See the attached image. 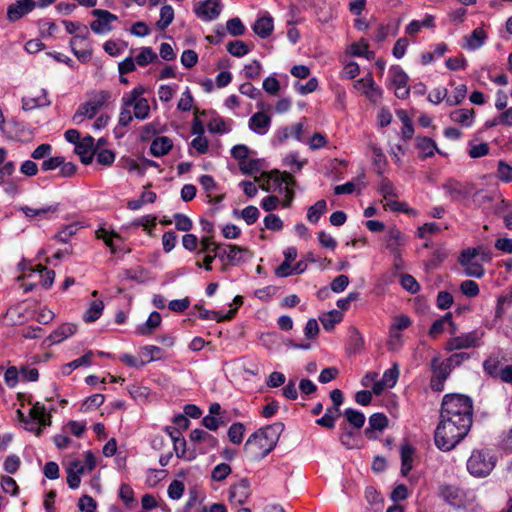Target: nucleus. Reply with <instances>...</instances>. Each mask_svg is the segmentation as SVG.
<instances>
[{
  "label": "nucleus",
  "mask_w": 512,
  "mask_h": 512,
  "mask_svg": "<svg viewBox=\"0 0 512 512\" xmlns=\"http://www.w3.org/2000/svg\"><path fill=\"white\" fill-rule=\"evenodd\" d=\"M29 415L34 420H37V422L42 426H50L51 425V416L50 414L46 413V409L44 405H41L39 402H37L33 407L30 409Z\"/></svg>",
  "instance_id": "obj_36"
},
{
  "label": "nucleus",
  "mask_w": 512,
  "mask_h": 512,
  "mask_svg": "<svg viewBox=\"0 0 512 512\" xmlns=\"http://www.w3.org/2000/svg\"><path fill=\"white\" fill-rule=\"evenodd\" d=\"M415 146L418 150L419 157L422 159L432 157L436 152H439L435 141L426 136H417Z\"/></svg>",
  "instance_id": "obj_22"
},
{
  "label": "nucleus",
  "mask_w": 512,
  "mask_h": 512,
  "mask_svg": "<svg viewBox=\"0 0 512 512\" xmlns=\"http://www.w3.org/2000/svg\"><path fill=\"white\" fill-rule=\"evenodd\" d=\"M407 238L405 234L396 226L389 228L386 235V249H389L394 256V265L397 269L403 267L401 253L406 245Z\"/></svg>",
  "instance_id": "obj_8"
},
{
  "label": "nucleus",
  "mask_w": 512,
  "mask_h": 512,
  "mask_svg": "<svg viewBox=\"0 0 512 512\" xmlns=\"http://www.w3.org/2000/svg\"><path fill=\"white\" fill-rule=\"evenodd\" d=\"M495 466L494 457L487 451H473L467 461V469L475 477H485Z\"/></svg>",
  "instance_id": "obj_6"
},
{
  "label": "nucleus",
  "mask_w": 512,
  "mask_h": 512,
  "mask_svg": "<svg viewBox=\"0 0 512 512\" xmlns=\"http://www.w3.org/2000/svg\"><path fill=\"white\" fill-rule=\"evenodd\" d=\"M22 212L28 218L48 219L50 216L55 215L59 210V204L50 205L42 208H31L29 206L21 207Z\"/></svg>",
  "instance_id": "obj_26"
},
{
  "label": "nucleus",
  "mask_w": 512,
  "mask_h": 512,
  "mask_svg": "<svg viewBox=\"0 0 512 512\" xmlns=\"http://www.w3.org/2000/svg\"><path fill=\"white\" fill-rule=\"evenodd\" d=\"M249 129L258 135H265L271 126V117L265 112H257L249 119Z\"/></svg>",
  "instance_id": "obj_19"
},
{
  "label": "nucleus",
  "mask_w": 512,
  "mask_h": 512,
  "mask_svg": "<svg viewBox=\"0 0 512 512\" xmlns=\"http://www.w3.org/2000/svg\"><path fill=\"white\" fill-rule=\"evenodd\" d=\"M467 95V86L465 84H459L454 88L451 95L447 98V104L455 106L460 104Z\"/></svg>",
  "instance_id": "obj_49"
},
{
  "label": "nucleus",
  "mask_w": 512,
  "mask_h": 512,
  "mask_svg": "<svg viewBox=\"0 0 512 512\" xmlns=\"http://www.w3.org/2000/svg\"><path fill=\"white\" fill-rule=\"evenodd\" d=\"M26 308L23 304L18 303L16 305L11 306L6 311L5 317L8 319L10 325H19L22 324L26 318Z\"/></svg>",
  "instance_id": "obj_33"
},
{
  "label": "nucleus",
  "mask_w": 512,
  "mask_h": 512,
  "mask_svg": "<svg viewBox=\"0 0 512 512\" xmlns=\"http://www.w3.org/2000/svg\"><path fill=\"white\" fill-rule=\"evenodd\" d=\"M157 59V54L150 47H144L134 59L139 66H146Z\"/></svg>",
  "instance_id": "obj_50"
},
{
  "label": "nucleus",
  "mask_w": 512,
  "mask_h": 512,
  "mask_svg": "<svg viewBox=\"0 0 512 512\" xmlns=\"http://www.w3.org/2000/svg\"><path fill=\"white\" fill-rule=\"evenodd\" d=\"M110 95L106 91H99L94 94L93 98L82 104L73 116V121L80 124L85 117L92 119L98 111L103 107Z\"/></svg>",
  "instance_id": "obj_7"
},
{
  "label": "nucleus",
  "mask_w": 512,
  "mask_h": 512,
  "mask_svg": "<svg viewBox=\"0 0 512 512\" xmlns=\"http://www.w3.org/2000/svg\"><path fill=\"white\" fill-rule=\"evenodd\" d=\"M76 331V324L63 323L48 336L46 341L49 342V345L58 344L74 335Z\"/></svg>",
  "instance_id": "obj_20"
},
{
  "label": "nucleus",
  "mask_w": 512,
  "mask_h": 512,
  "mask_svg": "<svg viewBox=\"0 0 512 512\" xmlns=\"http://www.w3.org/2000/svg\"><path fill=\"white\" fill-rule=\"evenodd\" d=\"M36 7L34 0H16L7 8V19L10 22H16L32 12Z\"/></svg>",
  "instance_id": "obj_13"
},
{
  "label": "nucleus",
  "mask_w": 512,
  "mask_h": 512,
  "mask_svg": "<svg viewBox=\"0 0 512 512\" xmlns=\"http://www.w3.org/2000/svg\"><path fill=\"white\" fill-rule=\"evenodd\" d=\"M236 313V309H231L228 311L227 314L225 315H222L220 312L218 311H207V310H204L203 312L200 313V318L202 319H211V320H215L217 322H221V321H224V320H230L234 317Z\"/></svg>",
  "instance_id": "obj_52"
},
{
  "label": "nucleus",
  "mask_w": 512,
  "mask_h": 512,
  "mask_svg": "<svg viewBox=\"0 0 512 512\" xmlns=\"http://www.w3.org/2000/svg\"><path fill=\"white\" fill-rule=\"evenodd\" d=\"M344 416L349 424L356 429H361L365 423L364 414L358 410L348 408L344 411Z\"/></svg>",
  "instance_id": "obj_43"
},
{
  "label": "nucleus",
  "mask_w": 512,
  "mask_h": 512,
  "mask_svg": "<svg viewBox=\"0 0 512 512\" xmlns=\"http://www.w3.org/2000/svg\"><path fill=\"white\" fill-rule=\"evenodd\" d=\"M161 321L162 318L160 313L154 311L149 315L144 324L137 327L136 333L138 335H150L161 324Z\"/></svg>",
  "instance_id": "obj_32"
},
{
  "label": "nucleus",
  "mask_w": 512,
  "mask_h": 512,
  "mask_svg": "<svg viewBox=\"0 0 512 512\" xmlns=\"http://www.w3.org/2000/svg\"><path fill=\"white\" fill-rule=\"evenodd\" d=\"M432 367L434 376L431 380V386L433 389L442 390V383L448 376L447 364L438 359H434L432 361Z\"/></svg>",
  "instance_id": "obj_27"
},
{
  "label": "nucleus",
  "mask_w": 512,
  "mask_h": 512,
  "mask_svg": "<svg viewBox=\"0 0 512 512\" xmlns=\"http://www.w3.org/2000/svg\"><path fill=\"white\" fill-rule=\"evenodd\" d=\"M365 498L369 505L366 512H383V498L380 491L375 490L373 487H367Z\"/></svg>",
  "instance_id": "obj_29"
},
{
  "label": "nucleus",
  "mask_w": 512,
  "mask_h": 512,
  "mask_svg": "<svg viewBox=\"0 0 512 512\" xmlns=\"http://www.w3.org/2000/svg\"><path fill=\"white\" fill-rule=\"evenodd\" d=\"M144 92L145 88L143 86L139 85L135 87L129 94H126L122 97V105H125L126 107H132L134 104L137 103L138 100L144 99L142 97Z\"/></svg>",
  "instance_id": "obj_45"
},
{
  "label": "nucleus",
  "mask_w": 512,
  "mask_h": 512,
  "mask_svg": "<svg viewBox=\"0 0 512 512\" xmlns=\"http://www.w3.org/2000/svg\"><path fill=\"white\" fill-rule=\"evenodd\" d=\"M270 179H273L276 184L281 185L282 183L286 184V187L295 184L294 177L288 172H282L275 170L270 173Z\"/></svg>",
  "instance_id": "obj_62"
},
{
  "label": "nucleus",
  "mask_w": 512,
  "mask_h": 512,
  "mask_svg": "<svg viewBox=\"0 0 512 512\" xmlns=\"http://www.w3.org/2000/svg\"><path fill=\"white\" fill-rule=\"evenodd\" d=\"M487 40V33L482 27L475 28L470 35L464 38L463 48L475 51L481 48Z\"/></svg>",
  "instance_id": "obj_21"
},
{
  "label": "nucleus",
  "mask_w": 512,
  "mask_h": 512,
  "mask_svg": "<svg viewBox=\"0 0 512 512\" xmlns=\"http://www.w3.org/2000/svg\"><path fill=\"white\" fill-rule=\"evenodd\" d=\"M447 322H451V313H446L443 317L435 320L429 330V335L431 337H437L440 335L444 329Z\"/></svg>",
  "instance_id": "obj_53"
},
{
  "label": "nucleus",
  "mask_w": 512,
  "mask_h": 512,
  "mask_svg": "<svg viewBox=\"0 0 512 512\" xmlns=\"http://www.w3.org/2000/svg\"><path fill=\"white\" fill-rule=\"evenodd\" d=\"M343 318V314L338 310H331L329 312L323 313L319 320L325 330H332L334 326L341 322Z\"/></svg>",
  "instance_id": "obj_37"
},
{
  "label": "nucleus",
  "mask_w": 512,
  "mask_h": 512,
  "mask_svg": "<svg viewBox=\"0 0 512 512\" xmlns=\"http://www.w3.org/2000/svg\"><path fill=\"white\" fill-rule=\"evenodd\" d=\"M401 474L406 476L413 468L415 449L409 443H403L400 447Z\"/></svg>",
  "instance_id": "obj_25"
},
{
  "label": "nucleus",
  "mask_w": 512,
  "mask_h": 512,
  "mask_svg": "<svg viewBox=\"0 0 512 512\" xmlns=\"http://www.w3.org/2000/svg\"><path fill=\"white\" fill-rule=\"evenodd\" d=\"M391 88L398 98H406L410 93L407 74L399 67H391Z\"/></svg>",
  "instance_id": "obj_11"
},
{
  "label": "nucleus",
  "mask_w": 512,
  "mask_h": 512,
  "mask_svg": "<svg viewBox=\"0 0 512 512\" xmlns=\"http://www.w3.org/2000/svg\"><path fill=\"white\" fill-rule=\"evenodd\" d=\"M173 147L172 140L167 136H158L151 142L150 152L155 157H161L170 152Z\"/></svg>",
  "instance_id": "obj_28"
},
{
  "label": "nucleus",
  "mask_w": 512,
  "mask_h": 512,
  "mask_svg": "<svg viewBox=\"0 0 512 512\" xmlns=\"http://www.w3.org/2000/svg\"><path fill=\"white\" fill-rule=\"evenodd\" d=\"M445 65L452 71L464 70L467 67V59L463 55L450 57L445 61Z\"/></svg>",
  "instance_id": "obj_60"
},
{
  "label": "nucleus",
  "mask_w": 512,
  "mask_h": 512,
  "mask_svg": "<svg viewBox=\"0 0 512 512\" xmlns=\"http://www.w3.org/2000/svg\"><path fill=\"white\" fill-rule=\"evenodd\" d=\"M400 283L405 290L412 294H415L420 290L419 283L409 274H402L400 276Z\"/></svg>",
  "instance_id": "obj_59"
},
{
  "label": "nucleus",
  "mask_w": 512,
  "mask_h": 512,
  "mask_svg": "<svg viewBox=\"0 0 512 512\" xmlns=\"http://www.w3.org/2000/svg\"><path fill=\"white\" fill-rule=\"evenodd\" d=\"M92 356H93V352L92 351H88L87 353H85L82 357L78 358V359H75L65 365L62 366V369H61V372L63 375L65 376H68L70 375V373L80 367V366H89L91 365V359H92Z\"/></svg>",
  "instance_id": "obj_35"
},
{
  "label": "nucleus",
  "mask_w": 512,
  "mask_h": 512,
  "mask_svg": "<svg viewBox=\"0 0 512 512\" xmlns=\"http://www.w3.org/2000/svg\"><path fill=\"white\" fill-rule=\"evenodd\" d=\"M259 210L255 206H247L241 212V218L247 223V225L254 224L259 218Z\"/></svg>",
  "instance_id": "obj_61"
},
{
  "label": "nucleus",
  "mask_w": 512,
  "mask_h": 512,
  "mask_svg": "<svg viewBox=\"0 0 512 512\" xmlns=\"http://www.w3.org/2000/svg\"><path fill=\"white\" fill-rule=\"evenodd\" d=\"M497 177L502 182H512V165L504 160H499L497 164Z\"/></svg>",
  "instance_id": "obj_51"
},
{
  "label": "nucleus",
  "mask_w": 512,
  "mask_h": 512,
  "mask_svg": "<svg viewBox=\"0 0 512 512\" xmlns=\"http://www.w3.org/2000/svg\"><path fill=\"white\" fill-rule=\"evenodd\" d=\"M489 152L490 147L486 142L477 143L474 141H470L468 143V155L470 156V158H481L488 155Z\"/></svg>",
  "instance_id": "obj_39"
},
{
  "label": "nucleus",
  "mask_w": 512,
  "mask_h": 512,
  "mask_svg": "<svg viewBox=\"0 0 512 512\" xmlns=\"http://www.w3.org/2000/svg\"><path fill=\"white\" fill-rule=\"evenodd\" d=\"M355 87L363 92L373 103L380 102L381 91L380 89L374 88V82L371 77L358 80Z\"/></svg>",
  "instance_id": "obj_24"
},
{
  "label": "nucleus",
  "mask_w": 512,
  "mask_h": 512,
  "mask_svg": "<svg viewBox=\"0 0 512 512\" xmlns=\"http://www.w3.org/2000/svg\"><path fill=\"white\" fill-rule=\"evenodd\" d=\"M119 497L128 508H132L135 504L134 491L128 484H121L119 488Z\"/></svg>",
  "instance_id": "obj_56"
},
{
  "label": "nucleus",
  "mask_w": 512,
  "mask_h": 512,
  "mask_svg": "<svg viewBox=\"0 0 512 512\" xmlns=\"http://www.w3.org/2000/svg\"><path fill=\"white\" fill-rule=\"evenodd\" d=\"M75 152L79 155L83 164L92 163L96 149H94V138L86 136L75 146Z\"/></svg>",
  "instance_id": "obj_18"
},
{
  "label": "nucleus",
  "mask_w": 512,
  "mask_h": 512,
  "mask_svg": "<svg viewBox=\"0 0 512 512\" xmlns=\"http://www.w3.org/2000/svg\"><path fill=\"white\" fill-rule=\"evenodd\" d=\"M133 108L135 118L144 120L149 116L150 106L147 99L138 100L137 103L133 105Z\"/></svg>",
  "instance_id": "obj_57"
},
{
  "label": "nucleus",
  "mask_w": 512,
  "mask_h": 512,
  "mask_svg": "<svg viewBox=\"0 0 512 512\" xmlns=\"http://www.w3.org/2000/svg\"><path fill=\"white\" fill-rule=\"evenodd\" d=\"M232 472L231 466L227 463H221L214 467L211 473V478L214 481L220 482L225 480Z\"/></svg>",
  "instance_id": "obj_54"
},
{
  "label": "nucleus",
  "mask_w": 512,
  "mask_h": 512,
  "mask_svg": "<svg viewBox=\"0 0 512 512\" xmlns=\"http://www.w3.org/2000/svg\"><path fill=\"white\" fill-rule=\"evenodd\" d=\"M200 246V252L213 251V256H205L203 262L197 261V267H204L207 271H211V264L215 258H218L224 264L228 262L229 244H218L210 237L206 236L200 240Z\"/></svg>",
  "instance_id": "obj_5"
},
{
  "label": "nucleus",
  "mask_w": 512,
  "mask_h": 512,
  "mask_svg": "<svg viewBox=\"0 0 512 512\" xmlns=\"http://www.w3.org/2000/svg\"><path fill=\"white\" fill-rule=\"evenodd\" d=\"M23 109L26 111L50 105L47 92L43 88H35L22 99Z\"/></svg>",
  "instance_id": "obj_15"
},
{
  "label": "nucleus",
  "mask_w": 512,
  "mask_h": 512,
  "mask_svg": "<svg viewBox=\"0 0 512 512\" xmlns=\"http://www.w3.org/2000/svg\"><path fill=\"white\" fill-rule=\"evenodd\" d=\"M32 272L40 273L41 284L44 288L48 289L53 285L55 279V272L53 270H48L43 265L39 264Z\"/></svg>",
  "instance_id": "obj_46"
},
{
  "label": "nucleus",
  "mask_w": 512,
  "mask_h": 512,
  "mask_svg": "<svg viewBox=\"0 0 512 512\" xmlns=\"http://www.w3.org/2000/svg\"><path fill=\"white\" fill-rule=\"evenodd\" d=\"M450 119L464 127H471L475 120V112L473 109H457L450 113Z\"/></svg>",
  "instance_id": "obj_31"
},
{
  "label": "nucleus",
  "mask_w": 512,
  "mask_h": 512,
  "mask_svg": "<svg viewBox=\"0 0 512 512\" xmlns=\"http://www.w3.org/2000/svg\"><path fill=\"white\" fill-rule=\"evenodd\" d=\"M441 418L452 421H461L465 425H472V401L461 394L446 395L442 402Z\"/></svg>",
  "instance_id": "obj_3"
},
{
  "label": "nucleus",
  "mask_w": 512,
  "mask_h": 512,
  "mask_svg": "<svg viewBox=\"0 0 512 512\" xmlns=\"http://www.w3.org/2000/svg\"><path fill=\"white\" fill-rule=\"evenodd\" d=\"M327 204L325 200H319L314 205L309 207L307 219L311 223H317L320 217L326 212Z\"/></svg>",
  "instance_id": "obj_41"
},
{
  "label": "nucleus",
  "mask_w": 512,
  "mask_h": 512,
  "mask_svg": "<svg viewBox=\"0 0 512 512\" xmlns=\"http://www.w3.org/2000/svg\"><path fill=\"white\" fill-rule=\"evenodd\" d=\"M226 28L229 34L232 36H241L245 32V26L241 19L238 17H234L228 20L226 23Z\"/></svg>",
  "instance_id": "obj_58"
},
{
  "label": "nucleus",
  "mask_w": 512,
  "mask_h": 512,
  "mask_svg": "<svg viewBox=\"0 0 512 512\" xmlns=\"http://www.w3.org/2000/svg\"><path fill=\"white\" fill-rule=\"evenodd\" d=\"M470 425L441 418L435 431V444L443 451L452 450L469 432Z\"/></svg>",
  "instance_id": "obj_2"
},
{
  "label": "nucleus",
  "mask_w": 512,
  "mask_h": 512,
  "mask_svg": "<svg viewBox=\"0 0 512 512\" xmlns=\"http://www.w3.org/2000/svg\"><path fill=\"white\" fill-rule=\"evenodd\" d=\"M350 52L353 56H364L368 60L374 58V52L369 50L368 44L364 40L352 44L350 46Z\"/></svg>",
  "instance_id": "obj_47"
},
{
  "label": "nucleus",
  "mask_w": 512,
  "mask_h": 512,
  "mask_svg": "<svg viewBox=\"0 0 512 512\" xmlns=\"http://www.w3.org/2000/svg\"><path fill=\"white\" fill-rule=\"evenodd\" d=\"M251 257H252V254L247 248L229 244L228 262L223 264L221 271L225 272L229 265L230 266L240 265V264L246 262Z\"/></svg>",
  "instance_id": "obj_17"
},
{
  "label": "nucleus",
  "mask_w": 512,
  "mask_h": 512,
  "mask_svg": "<svg viewBox=\"0 0 512 512\" xmlns=\"http://www.w3.org/2000/svg\"><path fill=\"white\" fill-rule=\"evenodd\" d=\"M484 336L483 331H471L454 337L447 342L448 350L467 349L479 346Z\"/></svg>",
  "instance_id": "obj_10"
},
{
  "label": "nucleus",
  "mask_w": 512,
  "mask_h": 512,
  "mask_svg": "<svg viewBox=\"0 0 512 512\" xmlns=\"http://www.w3.org/2000/svg\"><path fill=\"white\" fill-rule=\"evenodd\" d=\"M92 15L96 20L91 22L90 28L96 34H106L112 30V23L118 20L115 14L108 10L94 9Z\"/></svg>",
  "instance_id": "obj_9"
},
{
  "label": "nucleus",
  "mask_w": 512,
  "mask_h": 512,
  "mask_svg": "<svg viewBox=\"0 0 512 512\" xmlns=\"http://www.w3.org/2000/svg\"><path fill=\"white\" fill-rule=\"evenodd\" d=\"M448 98V90L443 86H438L434 88L428 95V101L433 104H439L443 100H447Z\"/></svg>",
  "instance_id": "obj_63"
},
{
  "label": "nucleus",
  "mask_w": 512,
  "mask_h": 512,
  "mask_svg": "<svg viewBox=\"0 0 512 512\" xmlns=\"http://www.w3.org/2000/svg\"><path fill=\"white\" fill-rule=\"evenodd\" d=\"M78 507L81 512H95L96 501L89 495H83L78 501Z\"/></svg>",
  "instance_id": "obj_64"
},
{
  "label": "nucleus",
  "mask_w": 512,
  "mask_h": 512,
  "mask_svg": "<svg viewBox=\"0 0 512 512\" xmlns=\"http://www.w3.org/2000/svg\"><path fill=\"white\" fill-rule=\"evenodd\" d=\"M174 19V10L170 5H164L160 10V19L157 22L159 29H166Z\"/></svg>",
  "instance_id": "obj_48"
},
{
  "label": "nucleus",
  "mask_w": 512,
  "mask_h": 512,
  "mask_svg": "<svg viewBox=\"0 0 512 512\" xmlns=\"http://www.w3.org/2000/svg\"><path fill=\"white\" fill-rule=\"evenodd\" d=\"M480 260H490L489 255L482 247L466 248L459 256V264L469 277L481 278L484 275V268Z\"/></svg>",
  "instance_id": "obj_4"
},
{
  "label": "nucleus",
  "mask_w": 512,
  "mask_h": 512,
  "mask_svg": "<svg viewBox=\"0 0 512 512\" xmlns=\"http://www.w3.org/2000/svg\"><path fill=\"white\" fill-rule=\"evenodd\" d=\"M70 48L79 61L85 63L91 59L92 46L89 37L73 36L70 40Z\"/></svg>",
  "instance_id": "obj_12"
},
{
  "label": "nucleus",
  "mask_w": 512,
  "mask_h": 512,
  "mask_svg": "<svg viewBox=\"0 0 512 512\" xmlns=\"http://www.w3.org/2000/svg\"><path fill=\"white\" fill-rule=\"evenodd\" d=\"M396 116L402 122L401 133L403 137L406 139H410L414 134V128L411 118L408 116L407 112L402 109L396 112Z\"/></svg>",
  "instance_id": "obj_40"
},
{
  "label": "nucleus",
  "mask_w": 512,
  "mask_h": 512,
  "mask_svg": "<svg viewBox=\"0 0 512 512\" xmlns=\"http://www.w3.org/2000/svg\"><path fill=\"white\" fill-rule=\"evenodd\" d=\"M435 26V19L432 15H425L421 20H412L405 28L406 33L416 34L423 28H433Z\"/></svg>",
  "instance_id": "obj_34"
},
{
  "label": "nucleus",
  "mask_w": 512,
  "mask_h": 512,
  "mask_svg": "<svg viewBox=\"0 0 512 512\" xmlns=\"http://www.w3.org/2000/svg\"><path fill=\"white\" fill-rule=\"evenodd\" d=\"M226 49L234 57H242L250 52V47L241 40L228 42Z\"/></svg>",
  "instance_id": "obj_42"
},
{
  "label": "nucleus",
  "mask_w": 512,
  "mask_h": 512,
  "mask_svg": "<svg viewBox=\"0 0 512 512\" xmlns=\"http://www.w3.org/2000/svg\"><path fill=\"white\" fill-rule=\"evenodd\" d=\"M103 309L104 303L101 300L92 301L83 315V320L87 323L96 321L101 317Z\"/></svg>",
  "instance_id": "obj_38"
},
{
  "label": "nucleus",
  "mask_w": 512,
  "mask_h": 512,
  "mask_svg": "<svg viewBox=\"0 0 512 512\" xmlns=\"http://www.w3.org/2000/svg\"><path fill=\"white\" fill-rule=\"evenodd\" d=\"M281 432V424L268 425L249 436L244 445L247 456L258 461L266 457L276 446Z\"/></svg>",
  "instance_id": "obj_1"
},
{
  "label": "nucleus",
  "mask_w": 512,
  "mask_h": 512,
  "mask_svg": "<svg viewBox=\"0 0 512 512\" xmlns=\"http://www.w3.org/2000/svg\"><path fill=\"white\" fill-rule=\"evenodd\" d=\"M195 14L204 21L216 19L221 12L219 0H205L199 2L194 8Z\"/></svg>",
  "instance_id": "obj_14"
},
{
  "label": "nucleus",
  "mask_w": 512,
  "mask_h": 512,
  "mask_svg": "<svg viewBox=\"0 0 512 512\" xmlns=\"http://www.w3.org/2000/svg\"><path fill=\"white\" fill-rule=\"evenodd\" d=\"M250 496V484L247 479H241L229 490V501L232 504H244Z\"/></svg>",
  "instance_id": "obj_16"
},
{
  "label": "nucleus",
  "mask_w": 512,
  "mask_h": 512,
  "mask_svg": "<svg viewBox=\"0 0 512 512\" xmlns=\"http://www.w3.org/2000/svg\"><path fill=\"white\" fill-rule=\"evenodd\" d=\"M62 23L69 34H74V36H85L86 38L89 37V30L86 25L69 20H63Z\"/></svg>",
  "instance_id": "obj_44"
},
{
  "label": "nucleus",
  "mask_w": 512,
  "mask_h": 512,
  "mask_svg": "<svg viewBox=\"0 0 512 512\" xmlns=\"http://www.w3.org/2000/svg\"><path fill=\"white\" fill-rule=\"evenodd\" d=\"M384 430V414L374 413L369 418V426L364 434L369 440H376Z\"/></svg>",
  "instance_id": "obj_23"
},
{
  "label": "nucleus",
  "mask_w": 512,
  "mask_h": 512,
  "mask_svg": "<svg viewBox=\"0 0 512 512\" xmlns=\"http://www.w3.org/2000/svg\"><path fill=\"white\" fill-rule=\"evenodd\" d=\"M244 431L245 427L242 423L238 422L232 424L228 430L229 440L233 444H240L243 440Z\"/></svg>",
  "instance_id": "obj_55"
},
{
  "label": "nucleus",
  "mask_w": 512,
  "mask_h": 512,
  "mask_svg": "<svg viewBox=\"0 0 512 512\" xmlns=\"http://www.w3.org/2000/svg\"><path fill=\"white\" fill-rule=\"evenodd\" d=\"M273 29V18L270 15L258 18L253 25L254 33L262 39L269 37L272 34Z\"/></svg>",
  "instance_id": "obj_30"
}]
</instances>
